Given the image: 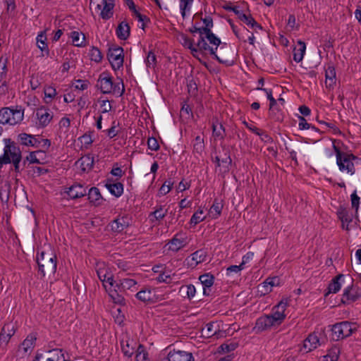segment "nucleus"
<instances>
[{"label":"nucleus","instance_id":"obj_57","mask_svg":"<svg viewBox=\"0 0 361 361\" xmlns=\"http://www.w3.org/2000/svg\"><path fill=\"white\" fill-rule=\"evenodd\" d=\"M298 119H299L298 127H299L300 130H307L310 128H312L313 130H314L316 131L318 130L316 127L312 126L310 123H308L307 122L306 119L303 116H298Z\"/></svg>","mask_w":361,"mask_h":361},{"label":"nucleus","instance_id":"obj_17","mask_svg":"<svg viewBox=\"0 0 361 361\" xmlns=\"http://www.w3.org/2000/svg\"><path fill=\"white\" fill-rule=\"evenodd\" d=\"M276 326V324L274 323L270 316L265 314L257 319L254 329L256 330L257 332H262Z\"/></svg>","mask_w":361,"mask_h":361},{"label":"nucleus","instance_id":"obj_50","mask_svg":"<svg viewBox=\"0 0 361 361\" xmlns=\"http://www.w3.org/2000/svg\"><path fill=\"white\" fill-rule=\"evenodd\" d=\"M204 149V139L200 136H197L193 143V150L197 154H201Z\"/></svg>","mask_w":361,"mask_h":361},{"label":"nucleus","instance_id":"obj_44","mask_svg":"<svg viewBox=\"0 0 361 361\" xmlns=\"http://www.w3.org/2000/svg\"><path fill=\"white\" fill-rule=\"evenodd\" d=\"M179 292L183 294H185L186 297L189 300H191L195 295L196 289L193 285L189 284V285L182 286L180 288Z\"/></svg>","mask_w":361,"mask_h":361},{"label":"nucleus","instance_id":"obj_7","mask_svg":"<svg viewBox=\"0 0 361 361\" xmlns=\"http://www.w3.org/2000/svg\"><path fill=\"white\" fill-rule=\"evenodd\" d=\"M107 58L113 69L118 70L123 64V49L121 47L112 45L109 48Z\"/></svg>","mask_w":361,"mask_h":361},{"label":"nucleus","instance_id":"obj_61","mask_svg":"<svg viewBox=\"0 0 361 361\" xmlns=\"http://www.w3.org/2000/svg\"><path fill=\"white\" fill-rule=\"evenodd\" d=\"M41 152V151L37 152H32L29 154L28 156H27L26 159L23 161V166H25L26 161H29L30 164H39V159L36 157V153Z\"/></svg>","mask_w":361,"mask_h":361},{"label":"nucleus","instance_id":"obj_5","mask_svg":"<svg viewBox=\"0 0 361 361\" xmlns=\"http://www.w3.org/2000/svg\"><path fill=\"white\" fill-rule=\"evenodd\" d=\"M4 141L5 146L4 153L0 156V169L2 168L4 164H8L11 161L22 157L21 150L14 141H12L9 138L4 139Z\"/></svg>","mask_w":361,"mask_h":361},{"label":"nucleus","instance_id":"obj_26","mask_svg":"<svg viewBox=\"0 0 361 361\" xmlns=\"http://www.w3.org/2000/svg\"><path fill=\"white\" fill-rule=\"evenodd\" d=\"M102 4H104V7L101 11L100 16L104 20H108L111 18L114 14V0H102Z\"/></svg>","mask_w":361,"mask_h":361},{"label":"nucleus","instance_id":"obj_38","mask_svg":"<svg viewBox=\"0 0 361 361\" xmlns=\"http://www.w3.org/2000/svg\"><path fill=\"white\" fill-rule=\"evenodd\" d=\"M135 353V361H149L148 353L146 351L143 345L138 344Z\"/></svg>","mask_w":361,"mask_h":361},{"label":"nucleus","instance_id":"obj_36","mask_svg":"<svg viewBox=\"0 0 361 361\" xmlns=\"http://www.w3.org/2000/svg\"><path fill=\"white\" fill-rule=\"evenodd\" d=\"M341 350L338 346L334 345L328 350V353L324 356L326 361H338Z\"/></svg>","mask_w":361,"mask_h":361},{"label":"nucleus","instance_id":"obj_1","mask_svg":"<svg viewBox=\"0 0 361 361\" xmlns=\"http://www.w3.org/2000/svg\"><path fill=\"white\" fill-rule=\"evenodd\" d=\"M200 37L196 46L202 52L209 54L213 58L222 63L229 62L231 59V47L226 43H221L212 30L205 27H199L197 32Z\"/></svg>","mask_w":361,"mask_h":361},{"label":"nucleus","instance_id":"obj_55","mask_svg":"<svg viewBox=\"0 0 361 361\" xmlns=\"http://www.w3.org/2000/svg\"><path fill=\"white\" fill-rule=\"evenodd\" d=\"M257 90H262L267 94V99L269 100V107L272 109L277 105V101L272 96V90L270 89L257 87Z\"/></svg>","mask_w":361,"mask_h":361},{"label":"nucleus","instance_id":"obj_14","mask_svg":"<svg viewBox=\"0 0 361 361\" xmlns=\"http://www.w3.org/2000/svg\"><path fill=\"white\" fill-rule=\"evenodd\" d=\"M36 116L38 120V126L40 128H45L52 120L53 114L49 109L42 106L37 109Z\"/></svg>","mask_w":361,"mask_h":361},{"label":"nucleus","instance_id":"obj_64","mask_svg":"<svg viewBox=\"0 0 361 361\" xmlns=\"http://www.w3.org/2000/svg\"><path fill=\"white\" fill-rule=\"evenodd\" d=\"M238 346L236 343H224L219 347L224 353H228L234 350Z\"/></svg>","mask_w":361,"mask_h":361},{"label":"nucleus","instance_id":"obj_11","mask_svg":"<svg viewBox=\"0 0 361 361\" xmlns=\"http://www.w3.org/2000/svg\"><path fill=\"white\" fill-rule=\"evenodd\" d=\"M214 162L216 166L221 168L223 172H228L232 163L229 150L224 148L222 152H219V154L215 157Z\"/></svg>","mask_w":361,"mask_h":361},{"label":"nucleus","instance_id":"obj_37","mask_svg":"<svg viewBox=\"0 0 361 361\" xmlns=\"http://www.w3.org/2000/svg\"><path fill=\"white\" fill-rule=\"evenodd\" d=\"M12 109L8 107L2 108L0 110V123L11 125Z\"/></svg>","mask_w":361,"mask_h":361},{"label":"nucleus","instance_id":"obj_51","mask_svg":"<svg viewBox=\"0 0 361 361\" xmlns=\"http://www.w3.org/2000/svg\"><path fill=\"white\" fill-rule=\"evenodd\" d=\"M97 102L99 104V111L101 114L108 113L111 111L112 106L108 99H102L100 98Z\"/></svg>","mask_w":361,"mask_h":361},{"label":"nucleus","instance_id":"obj_4","mask_svg":"<svg viewBox=\"0 0 361 361\" xmlns=\"http://www.w3.org/2000/svg\"><path fill=\"white\" fill-rule=\"evenodd\" d=\"M357 328L358 325L357 323L348 321L336 323L331 327V338L336 341L343 340L351 336L353 333L357 330Z\"/></svg>","mask_w":361,"mask_h":361},{"label":"nucleus","instance_id":"obj_52","mask_svg":"<svg viewBox=\"0 0 361 361\" xmlns=\"http://www.w3.org/2000/svg\"><path fill=\"white\" fill-rule=\"evenodd\" d=\"M145 63L147 68H154L157 65V56L152 51H149L145 59Z\"/></svg>","mask_w":361,"mask_h":361},{"label":"nucleus","instance_id":"obj_56","mask_svg":"<svg viewBox=\"0 0 361 361\" xmlns=\"http://www.w3.org/2000/svg\"><path fill=\"white\" fill-rule=\"evenodd\" d=\"M44 93L45 98L49 99V101H46V103L50 102L57 94L56 89L52 86L45 87Z\"/></svg>","mask_w":361,"mask_h":361},{"label":"nucleus","instance_id":"obj_48","mask_svg":"<svg viewBox=\"0 0 361 361\" xmlns=\"http://www.w3.org/2000/svg\"><path fill=\"white\" fill-rule=\"evenodd\" d=\"M212 135L216 139L222 140L225 137V129L224 126L220 124L219 127H217L214 123H212Z\"/></svg>","mask_w":361,"mask_h":361},{"label":"nucleus","instance_id":"obj_33","mask_svg":"<svg viewBox=\"0 0 361 361\" xmlns=\"http://www.w3.org/2000/svg\"><path fill=\"white\" fill-rule=\"evenodd\" d=\"M106 187L110 193L116 197H119L123 192V185L120 183H107Z\"/></svg>","mask_w":361,"mask_h":361},{"label":"nucleus","instance_id":"obj_63","mask_svg":"<svg viewBox=\"0 0 361 361\" xmlns=\"http://www.w3.org/2000/svg\"><path fill=\"white\" fill-rule=\"evenodd\" d=\"M147 146L152 151H157L160 147L157 140L153 137L148 138Z\"/></svg>","mask_w":361,"mask_h":361},{"label":"nucleus","instance_id":"obj_8","mask_svg":"<svg viewBox=\"0 0 361 361\" xmlns=\"http://www.w3.org/2000/svg\"><path fill=\"white\" fill-rule=\"evenodd\" d=\"M288 306V300H281L276 305L272 308L271 314H269L274 323L279 326L285 319V311Z\"/></svg>","mask_w":361,"mask_h":361},{"label":"nucleus","instance_id":"obj_3","mask_svg":"<svg viewBox=\"0 0 361 361\" xmlns=\"http://www.w3.org/2000/svg\"><path fill=\"white\" fill-rule=\"evenodd\" d=\"M36 261L38 272L44 277L46 275H54L57 269V257L55 254L42 251L37 252Z\"/></svg>","mask_w":361,"mask_h":361},{"label":"nucleus","instance_id":"obj_13","mask_svg":"<svg viewBox=\"0 0 361 361\" xmlns=\"http://www.w3.org/2000/svg\"><path fill=\"white\" fill-rule=\"evenodd\" d=\"M188 244V238L184 233H178L168 243L169 250L178 252Z\"/></svg>","mask_w":361,"mask_h":361},{"label":"nucleus","instance_id":"obj_35","mask_svg":"<svg viewBox=\"0 0 361 361\" xmlns=\"http://www.w3.org/2000/svg\"><path fill=\"white\" fill-rule=\"evenodd\" d=\"M269 116L275 121L282 122L284 118V114L276 105L272 109L269 108Z\"/></svg>","mask_w":361,"mask_h":361},{"label":"nucleus","instance_id":"obj_18","mask_svg":"<svg viewBox=\"0 0 361 361\" xmlns=\"http://www.w3.org/2000/svg\"><path fill=\"white\" fill-rule=\"evenodd\" d=\"M138 344L133 339L127 338L121 341V350L123 355L130 358L135 353Z\"/></svg>","mask_w":361,"mask_h":361},{"label":"nucleus","instance_id":"obj_53","mask_svg":"<svg viewBox=\"0 0 361 361\" xmlns=\"http://www.w3.org/2000/svg\"><path fill=\"white\" fill-rule=\"evenodd\" d=\"M204 211L202 209H199L196 212L193 214L190 219V224L196 225L199 224L200 222L202 221L205 216H203Z\"/></svg>","mask_w":361,"mask_h":361},{"label":"nucleus","instance_id":"obj_23","mask_svg":"<svg viewBox=\"0 0 361 361\" xmlns=\"http://www.w3.org/2000/svg\"><path fill=\"white\" fill-rule=\"evenodd\" d=\"M336 214L342 222L343 228H345L346 224L345 229L348 230V224L353 221V214H350L347 208L343 205L339 206Z\"/></svg>","mask_w":361,"mask_h":361},{"label":"nucleus","instance_id":"obj_22","mask_svg":"<svg viewBox=\"0 0 361 361\" xmlns=\"http://www.w3.org/2000/svg\"><path fill=\"white\" fill-rule=\"evenodd\" d=\"M67 194L71 199H78L87 195V188L80 183H75L68 188Z\"/></svg>","mask_w":361,"mask_h":361},{"label":"nucleus","instance_id":"obj_25","mask_svg":"<svg viewBox=\"0 0 361 361\" xmlns=\"http://www.w3.org/2000/svg\"><path fill=\"white\" fill-rule=\"evenodd\" d=\"M319 345V338L315 333L310 334L304 341L303 347L307 352L312 351Z\"/></svg>","mask_w":361,"mask_h":361},{"label":"nucleus","instance_id":"obj_15","mask_svg":"<svg viewBox=\"0 0 361 361\" xmlns=\"http://www.w3.org/2000/svg\"><path fill=\"white\" fill-rule=\"evenodd\" d=\"M136 284V281L131 279H119L115 281V284L113 288H116L118 290V293L122 295L123 298V303H124L126 290L135 287Z\"/></svg>","mask_w":361,"mask_h":361},{"label":"nucleus","instance_id":"obj_27","mask_svg":"<svg viewBox=\"0 0 361 361\" xmlns=\"http://www.w3.org/2000/svg\"><path fill=\"white\" fill-rule=\"evenodd\" d=\"M116 35L118 39L122 40L127 39L130 33V28L128 23L126 21L120 23L116 30Z\"/></svg>","mask_w":361,"mask_h":361},{"label":"nucleus","instance_id":"obj_29","mask_svg":"<svg viewBox=\"0 0 361 361\" xmlns=\"http://www.w3.org/2000/svg\"><path fill=\"white\" fill-rule=\"evenodd\" d=\"M88 196V200L91 203H93L94 205H100L103 201V198L99 192V190L96 187L91 188L88 192L87 193Z\"/></svg>","mask_w":361,"mask_h":361},{"label":"nucleus","instance_id":"obj_10","mask_svg":"<svg viewBox=\"0 0 361 361\" xmlns=\"http://www.w3.org/2000/svg\"><path fill=\"white\" fill-rule=\"evenodd\" d=\"M97 86L100 89L103 94H110L114 91V83L112 77L108 73L100 74Z\"/></svg>","mask_w":361,"mask_h":361},{"label":"nucleus","instance_id":"obj_43","mask_svg":"<svg viewBox=\"0 0 361 361\" xmlns=\"http://www.w3.org/2000/svg\"><path fill=\"white\" fill-rule=\"evenodd\" d=\"M180 1V10L181 16L183 18H185L186 13L190 12L194 0H179Z\"/></svg>","mask_w":361,"mask_h":361},{"label":"nucleus","instance_id":"obj_42","mask_svg":"<svg viewBox=\"0 0 361 361\" xmlns=\"http://www.w3.org/2000/svg\"><path fill=\"white\" fill-rule=\"evenodd\" d=\"M223 204L221 202H219L218 200L215 199L213 202V204L210 207L209 213L212 215V217L214 219H216L220 216Z\"/></svg>","mask_w":361,"mask_h":361},{"label":"nucleus","instance_id":"obj_46","mask_svg":"<svg viewBox=\"0 0 361 361\" xmlns=\"http://www.w3.org/2000/svg\"><path fill=\"white\" fill-rule=\"evenodd\" d=\"M89 56L90 60L96 63L101 62L103 59V55L101 51L96 47H92L91 49L90 50Z\"/></svg>","mask_w":361,"mask_h":361},{"label":"nucleus","instance_id":"obj_59","mask_svg":"<svg viewBox=\"0 0 361 361\" xmlns=\"http://www.w3.org/2000/svg\"><path fill=\"white\" fill-rule=\"evenodd\" d=\"M270 292H271V288L269 285L265 284V281L258 285L257 293L259 295H265Z\"/></svg>","mask_w":361,"mask_h":361},{"label":"nucleus","instance_id":"obj_24","mask_svg":"<svg viewBox=\"0 0 361 361\" xmlns=\"http://www.w3.org/2000/svg\"><path fill=\"white\" fill-rule=\"evenodd\" d=\"M76 164H79L82 172H89L93 168L94 157L91 154L84 155L78 160Z\"/></svg>","mask_w":361,"mask_h":361},{"label":"nucleus","instance_id":"obj_6","mask_svg":"<svg viewBox=\"0 0 361 361\" xmlns=\"http://www.w3.org/2000/svg\"><path fill=\"white\" fill-rule=\"evenodd\" d=\"M334 149L336 155V164L340 171H347L350 174H354L355 169L353 162L357 157L353 154L343 153L341 152L339 148L335 145H333Z\"/></svg>","mask_w":361,"mask_h":361},{"label":"nucleus","instance_id":"obj_60","mask_svg":"<svg viewBox=\"0 0 361 361\" xmlns=\"http://www.w3.org/2000/svg\"><path fill=\"white\" fill-rule=\"evenodd\" d=\"M351 197V205L355 210V214L357 215L358 209L360 206V197L357 195L356 191H354L350 195Z\"/></svg>","mask_w":361,"mask_h":361},{"label":"nucleus","instance_id":"obj_62","mask_svg":"<svg viewBox=\"0 0 361 361\" xmlns=\"http://www.w3.org/2000/svg\"><path fill=\"white\" fill-rule=\"evenodd\" d=\"M5 329L6 326H4L0 334V341H4L7 343L12 336L14 334V331L12 329L7 334H6Z\"/></svg>","mask_w":361,"mask_h":361},{"label":"nucleus","instance_id":"obj_31","mask_svg":"<svg viewBox=\"0 0 361 361\" xmlns=\"http://www.w3.org/2000/svg\"><path fill=\"white\" fill-rule=\"evenodd\" d=\"M306 49V44L304 42L299 40L298 45L293 49V59L295 62H300L304 57Z\"/></svg>","mask_w":361,"mask_h":361},{"label":"nucleus","instance_id":"obj_28","mask_svg":"<svg viewBox=\"0 0 361 361\" xmlns=\"http://www.w3.org/2000/svg\"><path fill=\"white\" fill-rule=\"evenodd\" d=\"M36 340L37 337L35 334H29L20 345L19 350L22 348L24 354L31 352L35 347Z\"/></svg>","mask_w":361,"mask_h":361},{"label":"nucleus","instance_id":"obj_39","mask_svg":"<svg viewBox=\"0 0 361 361\" xmlns=\"http://www.w3.org/2000/svg\"><path fill=\"white\" fill-rule=\"evenodd\" d=\"M71 37L72 38L73 43L75 46H76V47L85 46V44H84L85 37L83 33L79 32L78 31H73L71 33Z\"/></svg>","mask_w":361,"mask_h":361},{"label":"nucleus","instance_id":"obj_2","mask_svg":"<svg viewBox=\"0 0 361 361\" xmlns=\"http://www.w3.org/2000/svg\"><path fill=\"white\" fill-rule=\"evenodd\" d=\"M97 274L99 280L102 282L103 286L108 292L109 295L114 302L117 304H123V298L121 294L118 293L116 288H113L115 284L114 277L109 269L104 264H98L97 266Z\"/></svg>","mask_w":361,"mask_h":361},{"label":"nucleus","instance_id":"obj_21","mask_svg":"<svg viewBox=\"0 0 361 361\" xmlns=\"http://www.w3.org/2000/svg\"><path fill=\"white\" fill-rule=\"evenodd\" d=\"M169 355V361H194L192 353L183 350H171Z\"/></svg>","mask_w":361,"mask_h":361},{"label":"nucleus","instance_id":"obj_30","mask_svg":"<svg viewBox=\"0 0 361 361\" xmlns=\"http://www.w3.org/2000/svg\"><path fill=\"white\" fill-rule=\"evenodd\" d=\"M168 209L164 206H157L155 210L149 214V220L154 223L155 221H160L167 215Z\"/></svg>","mask_w":361,"mask_h":361},{"label":"nucleus","instance_id":"obj_34","mask_svg":"<svg viewBox=\"0 0 361 361\" xmlns=\"http://www.w3.org/2000/svg\"><path fill=\"white\" fill-rule=\"evenodd\" d=\"M241 21L245 23L247 25L251 27L252 28L257 27L259 30L262 29L261 25H259L250 14H245L243 12L238 18Z\"/></svg>","mask_w":361,"mask_h":361},{"label":"nucleus","instance_id":"obj_41","mask_svg":"<svg viewBox=\"0 0 361 361\" xmlns=\"http://www.w3.org/2000/svg\"><path fill=\"white\" fill-rule=\"evenodd\" d=\"M11 114V125H16L23 119L24 112L20 107L18 109L17 106L15 109H12Z\"/></svg>","mask_w":361,"mask_h":361},{"label":"nucleus","instance_id":"obj_49","mask_svg":"<svg viewBox=\"0 0 361 361\" xmlns=\"http://www.w3.org/2000/svg\"><path fill=\"white\" fill-rule=\"evenodd\" d=\"M152 291L148 289L142 290L136 294L137 298L145 302L152 300Z\"/></svg>","mask_w":361,"mask_h":361},{"label":"nucleus","instance_id":"obj_47","mask_svg":"<svg viewBox=\"0 0 361 361\" xmlns=\"http://www.w3.org/2000/svg\"><path fill=\"white\" fill-rule=\"evenodd\" d=\"M183 45L190 49L193 56H195L194 51H197V48L193 44V40L190 39L186 35L182 34L180 35Z\"/></svg>","mask_w":361,"mask_h":361},{"label":"nucleus","instance_id":"obj_32","mask_svg":"<svg viewBox=\"0 0 361 361\" xmlns=\"http://www.w3.org/2000/svg\"><path fill=\"white\" fill-rule=\"evenodd\" d=\"M343 277V274H338L331 280V281L329 284L328 292L326 293V295H328L329 293H336L340 290L341 288V283L340 281Z\"/></svg>","mask_w":361,"mask_h":361},{"label":"nucleus","instance_id":"obj_16","mask_svg":"<svg viewBox=\"0 0 361 361\" xmlns=\"http://www.w3.org/2000/svg\"><path fill=\"white\" fill-rule=\"evenodd\" d=\"M130 224V219L128 216H118L110 223L111 229L114 232L121 233Z\"/></svg>","mask_w":361,"mask_h":361},{"label":"nucleus","instance_id":"obj_58","mask_svg":"<svg viewBox=\"0 0 361 361\" xmlns=\"http://www.w3.org/2000/svg\"><path fill=\"white\" fill-rule=\"evenodd\" d=\"M173 185V181H172L171 179L166 180L164 182V183L160 188L159 193L162 195H166L171 190Z\"/></svg>","mask_w":361,"mask_h":361},{"label":"nucleus","instance_id":"obj_9","mask_svg":"<svg viewBox=\"0 0 361 361\" xmlns=\"http://www.w3.org/2000/svg\"><path fill=\"white\" fill-rule=\"evenodd\" d=\"M361 298V289L353 284L345 288L341 299L343 304H350Z\"/></svg>","mask_w":361,"mask_h":361},{"label":"nucleus","instance_id":"obj_54","mask_svg":"<svg viewBox=\"0 0 361 361\" xmlns=\"http://www.w3.org/2000/svg\"><path fill=\"white\" fill-rule=\"evenodd\" d=\"M33 135L27 133H20L18 136V140L21 145L25 146H31L32 145Z\"/></svg>","mask_w":361,"mask_h":361},{"label":"nucleus","instance_id":"obj_12","mask_svg":"<svg viewBox=\"0 0 361 361\" xmlns=\"http://www.w3.org/2000/svg\"><path fill=\"white\" fill-rule=\"evenodd\" d=\"M207 257V252L204 249H200L191 254L190 256L188 257L185 259V262L188 267L193 269L196 267L199 264L205 262Z\"/></svg>","mask_w":361,"mask_h":361},{"label":"nucleus","instance_id":"obj_40","mask_svg":"<svg viewBox=\"0 0 361 361\" xmlns=\"http://www.w3.org/2000/svg\"><path fill=\"white\" fill-rule=\"evenodd\" d=\"M47 36L44 32H41L37 37V44L38 48L42 51H46L47 55L49 54V51L48 49L47 44L46 43Z\"/></svg>","mask_w":361,"mask_h":361},{"label":"nucleus","instance_id":"obj_19","mask_svg":"<svg viewBox=\"0 0 361 361\" xmlns=\"http://www.w3.org/2000/svg\"><path fill=\"white\" fill-rule=\"evenodd\" d=\"M336 82V74L334 66L331 63H328L325 66V85L329 89L334 88Z\"/></svg>","mask_w":361,"mask_h":361},{"label":"nucleus","instance_id":"obj_20","mask_svg":"<svg viewBox=\"0 0 361 361\" xmlns=\"http://www.w3.org/2000/svg\"><path fill=\"white\" fill-rule=\"evenodd\" d=\"M199 280L203 286V294L206 296H209L212 292L211 287L214 284V276L212 274L207 273L200 275Z\"/></svg>","mask_w":361,"mask_h":361},{"label":"nucleus","instance_id":"obj_45","mask_svg":"<svg viewBox=\"0 0 361 361\" xmlns=\"http://www.w3.org/2000/svg\"><path fill=\"white\" fill-rule=\"evenodd\" d=\"M216 326V323L209 322L207 323L205 326L202 329V331L204 334V336L207 338H210L216 334L219 329L214 328Z\"/></svg>","mask_w":361,"mask_h":361}]
</instances>
